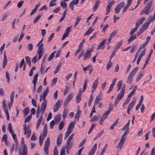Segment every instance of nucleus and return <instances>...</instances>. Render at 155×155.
<instances>
[{"label":"nucleus","mask_w":155,"mask_h":155,"mask_svg":"<svg viewBox=\"0 0 155 155\" xmlns=\"http://www.w3.org/2000/svg\"><path fill=\"white\" fill-rule=\"evenodd\" d=\"M93 97L92 96V94H91L90 96V98H89V100L88 101V105L89 107H90L91 106V103L93 101Z\"/></svg>","instance_id":"5fc2aeb1"},{"label":"nucleus","mask_w":155,"mask_h":155,"mask_svg":"<svg viewBox=\"0 0 155 155\" xmlns=\"http://www.w3.org/2000/svg\"><path fill=\"white\" fill-rule=\"evenodd\" d=\"M68 113V111L66 109H64L62 114V117L64 120L65 119Z\"/></svg>","instance_id":"ea45409f"},{"label":"nucleus","mask_w":155,"mask_h":155,"mask_svg":"<svg viewBox=\"0 0 155 155\" xmlns=\"http://www.w3.org/2000/svg\"><path fill=\"white\" fill-rule=\"evenodd\" d=\"M123 43V41H121L120 42H118L114 48V50L117 51L121 46Z\"/></svg>","instance_id":"c85d7f7f"},{"label":"nucleus","mask_w":155,"mask_h":155,"mask_svg":"<svg viewBox=\"0 0 155 155\" xmlns=\"http://www.w3.org/2000/svg\"><path fill=\"white\" fill-rule=\"evenodd\" d=\"M15 92L12 91L10 94V102L8 104V106L9 110H10L11 107L12 106V103L13 101V99L14 97Z\"/></svg>","instance_id":"a211bd4d"},{"label":"nucleus","mask_w":155,"mask_h":155,"mask_svg":"<svg viewBox=\"0 0 155 155\" xmlns=\"http://www.w3.org/2000/svg\"><path fill=\"white\" fill-rule=\"evenodd\" d=\"M81 20V18L79 17H78L77 18V19L75 22L74 23V26L76 27L77 25L79 23L80 21Z\"/></svg>","instance_id":"0e129e2a"},{"label":"nucleus","mask_w":155,"mask_h":155,"mask_svg":"<svg viewBox=\"0 0 155 155\" xmlns=\"http://www.w3.org/2000/svg\"><path fill=\"white\" fill-rule=\"evenodd\" d=\"M31 117L32 115H28L25 118L24 121L26 123L29 122L31 119Z\"/></svg>","instance_id":"603ef678"},{"label":"nucleus","mask_w":155,"mask_h":155,"mask_svg":"<svg viewBox=\"0 0 155 155\" xmlns=\"http://www.w3.org/2000/svg\"><path fill=\"white\" fill-rule=\"evenodd\" d=\"M75 0H73L72 1L70 2L69 5V8L72 11L74 10V7L73 6L74 5H77V4H74V1Z\"/></svg>","instance_id":"c9c22d12"},{"label":"nucleus","mask_w":155,"mask_h":155,"mask_svg":"<svg viewBox=\"0 0 155 155\" xmlns=\"http://www.w3.org/2000/svg\"><path fill=\"white\" fill-rule=\"evenodd\" d=\"M138 29V28L136 26L135 28L131 29L130 32V35H132L135 32V31L137 30Z\"/></svg>","instance_id":"864d4df0"},{"label":"nucleus","mask_w":155,"mask_h":155,"mask_svg":"<svg viewBox=\"0 0 155 155\" xmlns=\"http://www.w3.org/2000/svg\"><path fill=\"white\" fill-rule=\"evenodd\" d=\"M56 5V2L53 0H51L49 3V6L50 7H52L53 6H54Z\"/></svg>","instance_id":"680f3d73"},{"label":"nucleus","mask_w":155,"mask_h":155,"mask_svg":"<svg viewBox=\"0 0 155 155\" xmlns=\"http://www.w3.org/2000/svg\"><path fill=\"white\" fill-rule=\"evenodd\" d=\"M93 31V29L91 28H89L84 35V36H85L86 35H88L89 34L91 33Z\"/></svg>","instance_id":"37998d69"},{"label":"nucleus","mask_w":155,"mask_h":155,"mask_svg":"<svg viewBox=\"0 0 155 155\" xmlns=\"http://www.w3.org/2000/svg\"><path fill=\"white\" fill-rule=\"evenodd\" d=\"M62 135V134H60L58 135L57 140V145L58 146H59L61 143Z\"/></svg>","instance_id":"bb28decb"},{"label":"nucleus","mask_w":155,"mask_h":155,"mask_svg":"<svg viewBox=\"0 0 155 155\" xmlns=\"http://www.w3.org/2000/svg\"><path fill=\"white\" fill-rule=\"evenodd\" d=\"M76 124V121L74 120V121L71 122L68 126L67 130L66 132L64 139H66L68 136L73 131L74 128V127Z\"/></svg>","instance_id":"f03ea898"},{"label":"nucleus","mask_w":155,"mask_h":155,"mask_svg":"<svg viewBox=\"0 0 155 155\" xmlns=\"http://www.w3.org/2000/svg\"><path fill=\"white\" fill-rule=\"evenodd\" d=\"M144 73L143 72H141L137 76L136 81V82H138L139 81L142 77L144 75Z\"/></svg>","instance_id":"473e14b6"},{"label":"nucleus","mask_w":155,"mask_h":155,"mask_svg":"<svg viewBox=\"0 0 155 155\" xmlns=\"http://www.w3.org/2000/svg\"><path fill=\"white\" fill-rule=\"evenodd\" d=\"M155 19V12L154 13L153 17H150L147 20V21L144 23L141 27L142 28L144 31H145L148 28V27L150 24V22Z\"/></svg>","instance_id":"20e7f679"},{"label":"nucleus","mask_w":155,"mask_h":155,"mask_svg":"<svg viewBox=\"0 0 155 155\" xmlns=\"http://www.w3.org/2000/svg\"><path fill=\"white\" fill-rule=\"evenodd\" d=\"M74 135V134H71L67 141L66 147V149L68 150L70 149L72 147L73 144L71 142V141Z\"/></svg>","instance_id":"6e6552de"},{"label":"nucleus","mask_w":155,"mask_h":155,"mask_svg":"<svg viewBox=\"0 0 155 155\" xmlns=\"http://www.w3.org/2000/svg\"><path fill=\"white\" fill-rule=\"evenodd\" d=\"M124 4V2H123L116 6L115 9V12L116 14H117L120 12L121 9L123 7Z\"/></svg>","instance_id":"4468645a"},{"label":"nucleus","mask_w":155,"mask_h":155,"mask_svg":"<svg viewBox=\"0 0 155 155\" xmlns=\"http://www.w3.org/2000/svg\"><path fill=\"white\" fill-rule=\"evenodd\" d=\"M81 94L82 91L81 89V88H80L76 97V101L77 104L79 103L81 100Z\"/></svg>","instance_id":"6ab92c4d"},{"label":"nucleus","mask_w":155,"mask_h":155,"mask_svg":"<svg viewBox=\"0 0 155 155\" xmlns=\"http://www.w3.org/2000/svg\"><path fill=\"white\" fill-rule=\"evenodd\" d=\"M60 6L63 8L64 9L67 7V5L65 2H62V1H61L60 2Z\"/></svg>","instance_id":"8fccbe9b"},{"label":"nucleus","mask_w":155,"mask_h":155,"mask_svg":"<svg viewBox=\"0 0 155 155\" xmlns=\"http://www.w3.org/2000/svg\"><path fill=\"white\" fill-rule=\"evenodd\" d=\"M104 131L102 130L94 138V140H95L96 139H97L98 138L100 137L101 135L104 133Z\"/></svg>","instance_id":"4d7b16f0"},{"label":"nucleus","mask_w":155,"mask_h":155,"mask_svg":"<svg viewBox=\"0 0 155 155\" xmlns=\"http://www.w3.org/2000/svg\"><path fill=\"white\" fill-rule=\"evenodd\" d=\"M106 40H104L103 41H102L99 45L98 46L97 48V49L98 50L99 49H101L102 50H103L104 48V44L106 42Z\"/></svg>","instance_id":"b1692460"},{"label":"nucleus","mask_w":155,"mask_h":155,"mask_svg":"<svg viewBox=\"0 0 155 155\" xmlns=\"http://www.w3.org/2000/svg\"><path fill=\"white\" fill-rule=\"evenodd\" d=\"M8 129L9 133L12 134V138L14 139L15 142L16 143H18V141L16 137V135L14 134V131L12 129L11 124L10 123L8 124Z\"/></svg>","instance_id":"0eeeda50"},{"label":"nucleus","mask_w":155,"mask_h":155,"mask_svg":"<svg viewBox=\"0 0 155 155\" xmlns=\"http://www.w3.org/2000/svg\"><path fill=\"white\" fill-rule=\"evenodd\" d=\"M136 92V91L135 89H133L131 92L128 95V97L130 98V97L132 95H134Z\"/></svg>","instance_id":"6e6d98bb"},{"label":"nucleus","mask_w":155,"mask_h":155,"mask_svg":"<svg viewBox=\"0 0 155 155\" xmlns=\"http://www.w3.org/2000/svg\"><path fill=\"white\" fill-rule=\"evenodd\" d=\"M41 16V15H38L34 19L33 22L34 23H35L37 22L38 20L40 19Z\"/></svg>","instance_id":"13d9d810"},{"label":"nucleus","mask_w":155,"mask_h":155,"mask_svg":"<svg viewBox=\"0 0 155 155\" xmlns=\"http://www.w3.org/2000/svg\"><path fill=\"white\" fill-rule=\"evenodd\" d=\"M132 0H127V5L125 6L123 9V12L124 13L125 12L128 8L130 6L131 4Z\"/></svg>","instance_id":"412c9836"},{"label":"nucleus","mask_w":155,"mask_h":155,"mask_svg":"<svg viewBox=\"0 0 155 155\" xmlns=\"http://www.w3.org/2000/svg\"><path fill=\"white\" fill-rule=\"evenodd\" d=\"M25 60L27 63L29 65L31 66V58L28 56L25 57Z\"/></svg>","instance_id":"a18cd8bd"},{"label":"nucleus","mask_w":155,"mask_h":155,"mask_svg":"<svg viewBox=\"0 0 155 155\" xmlns=\"http://www.w3.org/2000/svg\"><path fill=\"white\" fill-rule=\"evenodd\" d=\"M117 30L114 31L110 35V38H112L114 36H115L117 33Z\"/></svg>","instance_id":"bf43d9fd"},{"label":"nucleus","mask_w":155,"mask_h":155,"mask_svg":"<svg viewBox=\"0 0 155 155\" xmlns=\"http://www.w3.org/2000/svg\"><path fill=\"white\" fill-rule=\"evenodd\" d=\"M125 85H123L122 87L120 92L118 94L115 100L114 103V105L115 106L117 105L120 101L123 98L125 92Z\"/></svg>","instance_id":"f257e3e1"},{"label":"nucleus","mask_w":155,"mask_h":155,"mask_svg":"<svg viewBox=\"0 0 155 155\" xmlns=\"http://www.w3.org/2000/svg\"><path fill=\"white\" fill-rule=\"evenodd\" d=\"M98 78H97V80L94 82L92 87V92H93L97 88L98 84Z\"/></svg>","instance_id":"5701e85b"},{"label":"nucleus","mask_w":155,"mask_h":155,"mask_svg":"<svg viewBox=\"0 0 155 155\" xmlns=\"http://www.w3.org/2000/svg\"><path fill=\"white\" fill-rule=\"evenodd\" d=\"M136 100L135 99L133 100L130 103L127 107V108L131 110L134 106L136 102Z\"/></svg>","instance_id":"c756f323"},{"label":"nucleus","mask_w":155,"mask_h":155,"mask_svg":"<svg viewBox=\"0 0 155 155\" xmlns=\"http://www.w3.org/2000/svg\"><path fill=\"white\" fill-rule=\"evenodd\" d=\"M113 108V106L110 105L109 107L108 108V110L107 111L105 112V113L108 115L110 113V111L112 110Z\"/></svg>","instance_id":"49530a36"},{"label":"nucleus","mask_w":155,"mask_h":155,"mask_svg":"<svg viewBox=\"0 0 155 155\" xmlns=\"http://www.w3.org/2000/svg\"><path fill=\"white\" fill-rule=\"evenodd\" d=\"M122 81L121 80L119 81L118 82L117 84V91H119L121 88H121V87L122 85Z\"/></svg>","instance_id":"2f4dec72"},{"label":"nucleus","mask_w":155,"mask_h":155,"mask_svg":"<svg viewBox=\"0 0 155 155\" xmlns=\"http://www.w3.org/2000/svg\"><path fill=\"white\" fill-rule=\"evenodd\" d=\"M24 131V134L26 135V137L27 138H29L30 137L31 134V131L30 130L28 129L25 130Z\"/></svg>","instance_id":"7c9ffc66"},{"label":"nucleus","mask_w":155,"mask_h":155,"mask_svg":"<svg viewBox=\"0 0 155 155\" xmlns=\"http://www.w3.org/2000/svg\"><path fill=\"white\" fill-rule=\"evenodd\" d=\"M19 155H27V149L26 147L23 150V152H20L19 153Z\"/></svg>","instance_id":"e433bc0d"},{"label":"nucleus","mask_w":155,"mask_h":155,"mask_svg":"<svg viewBox=\"0 0 155 155\" xmlns=\"http://www.w3.org/2000/svg\"><path fill=\"white\" fill-rule=\"evenodd\" d=\"M62 102V100H59L54 104L53 108V111L54 112H55L58 110L60 107L61 106Z\"/></svg>","instance_id":"f8f14e48"},{"label":"nucleus","mask_w":155,"mask_h":155,"mask_svg":"<svg viewBox=\"0 0 155 155\" xmlns=\"http://www.w3.org/2000/svg\"><path fill=\"white\" fill-rule=\"evenodd\" d=\"M93 49H91L90 50L87 49L86 53L84 54L83 57V60H85L87 58H89L91 56V53L93 51Z\"/></svg>","instance_id":"2eb2a0df"},{"label":"nucleus","mask_w":155,"mask_h":155,"mask_svg":"<svg viewBox=\"0 0 155 155\" xmlns=\"http://www.w3.org/2000/svg\"><path fill=\"white\" fill-rule=\"evenodd\" d=\"M43 38L39 42L37 45L39 46L37 51V54L38 55V60H40L42 56V52L43 48V44L41 42L43 40Z\"/></svg>","instance_id":"39448f33"},{"label":"nucleus","mask_w":155,"mask_h":155,"mask_svg":"<svg viewBox=\"0 0 155 155\" xmlns=\"http://www.w3.org/2000/svg\"><path fill=\"white\" fill-rule=\"evenodd\" d=\"M64 122L63 121H61L59 124V130H61L63 128L64 126Z\"/></svg>","instance_id":"09e8293b"},{"label":"nucleus","mask_w":155,"mask_h":155,"mask_svg":"<svg viewBox=\"0 0 155 155\" xmlns=\"http://www.w3.org/2000/svg\"><path fill=\"white\" fill-rule=\"evenodd\" d=\"M61 66V64H59L56 66L54 72V74H56L58 71Z\"/></svg>","instance_id":"79ce46f5"},{"label":"nucleus","mask_w":155,"mask_h":155,"mask_svg":"<svg viewBox=\"0 0 155 155\" xmlns=\"http://www.w3.org/2000/svg\"><path fill=\"white\" fill-rule=\"evenodd\" d=\"M88 81L87 80H86L84 81V84L83 87V92H84L86 89L88 84Z\"/></svg>","instance_id":"a19ab883"},{"label":"nucleus","mask_w":155,"mask_h":155,"mask_svg":"<svg viewBox=\"0 0 155 155\" xmlns=\"http://www.w3.org/2000/svg\"><path fill=\"white\" fill-rule=\"evenodd\" d=\"M6 101L3 100V105L2 107L4 110V111L6 114V119L8 120H9V117L8 112L7 109L6 104Z\"/></svg>","instance_id":"ddd939ff"},{"label":"nucleus","mask_w":155,"mask_h":155,"mask_svg":"<svg viewBox=\"0 0 155 155\" xmlns=\"http://www.w3.org/2000/svg\"><path fill=\"white\" fill-rule=\"evenodd\" d=\"M107 116L108 115L105 113L103 114L99 120V124L100 125L102 124L103 123L104 120L107 117Z\"/></svg>","instance_id":"a878e982"},{"label":"nucleus","mask_w":155,"mask_h":155,"mask_svg":"<svg viewBox=\"0 0 155 155\" xmlns=\"http://www.w3.org/2000/svg\"><path fill=\"white\" fill-rule=\"evenodd\" d=\"M50 146V139L48 137L45 141L44 147V151L46 155H48V149Z\"/></svg>","instance_id":"1a4fd4ad"},{"label":"nucleus","mask_w":155,"mask_h":155,"mask_svg":"<svg viewBox=\"0 0 155 155\" xmlns=\"http://www.w3.org/2000/svg\"><path fill=\"white\" fill-rule=\"evenodd\" d=\"M48 92V87H47L45 91L44 92L42 96H40V101H41L42 98L43 101H46V96Z\"/></svg>","instance_id":"aec40b11"},{"label":"nucleus","mask_w":155,"mask_h":155,"mask_svg":"<svg viewBox=\"0 0 155 155\" xmlns=\"http://www.w3.org/2000/svg\"><path fill=\"white\" fill-rule=\"evenodd\" d=\"M7 59L6 56H5V54H4V59L2 63V67L3 68H5L7 64Z\"/></svg>","instance_id":"f704fd0d"},{"label":"nucleus","mask_w":155,"mask_h":155,"mask_svg":"<svg viewBox=\"0 0 155 155\" xmlns=\"http://www.w3.org/2000/svg\"><path fill=\"white\" fill-rule=\"evenodd\" d=\"M56 52V51H54L50 54L48 58V61L51 60L54 57V54Z\"/></svg>","instance_id":"c03bdc74"},{"label":"nucleus","mask_w":155,"mask_h":155,"mask_svg":"<svg viewBox=\"0 0 155 155\" xmlns=\"http://www.w3.org/2000/svg\"><path fill=\"white\" fill-rule=\"evenodd\" d=\"M100 3V2L98 0H97L95 2V3L93 8V11H95L98 7V5Z\"/></svg>","instance_id":"4c0bfd02"},{"label":"nucleus","mask_w":155,"mask_h":155,"mask_svg":"<svg viewBox=\"0 0 155 155\" xmlns=\"http://www.w3.org/2000/svg\"><path fill=\"white\" fill-rule=\"evenodd\" d=\"M46 106L47 101H43V102L42 103L41 105V109L40 110L41 116H42L43 114H44L46 110Z\"/></svg>","instance_id":"dca6fc26"},{"label":"nucleus","mask_w":155,"mask_h":155,"mask_svg":"<svg viewBox=\"0 0 155 155\" xmlns=\"http://www.w3.org/2000/svg\"><path fill=\"white\" fill-rule=\"evenodd\" d=\"M7 136L6 134L3 135L1 139V142H3L4 141H6L7 139Z\"/></svg>","instance_id":"e2e57ef3"},{"label":"nucleus","mask_w":155,"mask_h":155,"mask_svg":"<svg viewBox=\"0 0 155 155\" xmlns=\"http://www.w3.org/2000/svg\"><path fill=\"white\" fill-rule=\"evenodd\" d=\"M29 109L27 107L24 108L23 110V112L24 113V116H27L29 113Z\"/></svg>","instance_id":"58836bf2"},{"label":"nucleus","mask_w":155,"mask_h":155,"mask_svg":"<svg viewBox=\"0 0 155 155\" xmlns=\"http://www.w3.org/2000/svg\"><path fill=\"white\" fill-rule=\"evenodd\" d=\"M147 44L144 42L142 45H141L138 50H144V51L145 52L146 48H145V47Z\"/></svg>","instance_id":"3c124183"},{"label":"nucleus","mask_w":155,"mask_h":155,"mask_svg":"<svg viewBox=\"0 0 155 155\" xmlns=\"http://www.w3.org/2000/svg\"><path fill=\"white\" fill-rule=\"evenodd\" d=\"M126 139L121 137L120 140L118 143L117 145V148L121 149L123 146Z\"/></svg>","instance_id":"4be33fe9"},{"label":"nucleus","mask_w":155,"mask_h":155,"mask_svg":"<svg viewBox=\"0 0 155 155\" xmlns=\"http://www.w3.org/2000/svg\"><path fill=\"white\" fill-rule=\"evenodd\" d=\"M136 53L138 57L137 60V64H139L142 57L145 55V52L144 51V50H138Z\"/></svg>","instance_id":"423d86ee"},{"label":"nucleus","mask_w":155,"mask_h":155,"mask_svg":"<svg viewBox=\"0 0 155 155\" xmlns=\"http://www.w3.org/2000/svg\"><path fill=\"white\" fill-rule=\"evenodd\" d=\"M73 96L72 93H70L67 96L64 104V106L65 107L68 104L69 102L71 100Z\"/></svg>","instance_id":"f3484780"},{"label":"nucleus","mask_w":155,"mask_h":155,"mask_svg":"<svg viewBox=\"0 0 155 155\" xmlns=\"http://www.w3.org/2000/svg\"><path fill=\"white\" fill-rule=\"evenodd\" d=\"M137 38L136 35H134L131 36L129 39L127 40V42L129 43H130L131 42L134 41V39Z\"/></svg>","instance_id":"72a5a7b5"},{"label":"nucleus","mask_w":155,"mask_h":155,"mask_svg":"<svg viewBox=\"0 0 155 155\" xmlns=\"http://www.w3.org/2000/svg\"><path fill=\"white\" fill-rule=\"evenodd\" d=\"M39 60L38 59V56L36 55L32 59V62L33 63H35L36 61L38 60Z\"/></svg>","instance_id":"774afa93"},{"label":"nucleus","mask_w":155,"mask_h":155,"mask_svg":"<svg viewBox=\"0 0 155 155\" xmlns=\"http://www.w3.org/2000/svg\"><path fill=\"white\" fill-rule=\"evenodd\" d=\"M38 77V74H36L34 76L33 79L32 81L33 83H36L37 78Z\"/></svg>","instance_id":"69168bd1"},{"label":"nucleus","mask_w":155,"mask_h":155,"mask_svg":"<svg viewBox=\"0 0 155 155\" xmlns=\"http://www.w3.org/2000/svg\"><path fill=\"white\" fill-rule=\"evenodd\" d=\"M111 65L112 62L111 61V60L110 59L107 65V70H108L111 67Z\"/></svg>","instance_id":"052dcab7"},{"label":"nucleus","mask_w":155,"mask_h":155,"mask_svg":"<svg viewBox=\"0 0 155 155\" xmlns=\"http://www.w3.org/2000/svg\"><path fill=\"white\" fill-rule=\"evenodd\" d=\"M145 19V17H143L138 20L136 23V26L138 28L140 26L142 23Z\"/></svg>","instance_id":"393cba45"},{"label":"nucleus","mask_w":155,"mask_h":155,"mask_svg":"<svg viewBox=\"0 0 155 155\" xmlns=\"http://www.w3.org/2000/svg\"><path fill=\"white\" fill-rule=\"evenodd\" d=\"M138 69V67H136L131 71L127 78L126 81L127 84H130L132 83L133 81V77L136 74Z\"/></svg>","instance_id":"7ed1b4c3"},{"label":"nucleus","mask_w":155,"mask_h":155,"mask_svg":"<svg viewBox=\"0 0 155 155\" xmlns=\"http://www.w3.org/2000/svg\"><path fill=\"white\" fill-rule=\"evenodd\" d=\"M47 125L45 124L44 125L42 132V134L41 135L39 138V140H43L45 138L47 134Z\"/></svg>","instance_id":"9d476101"},{"label":"nucleus","mask_w":155,"mask_h":155,"mask_svg":"<svg viewBox=\"0 0 155 155\" xmlns=\"http://www.w3.org/2000/svg\"><path fill=\"white\" fill-rule=\"evenodd\" d=\"M43 119V116H41L38 119L36 124V130H37L39 127V126L41 124V121Z\"/></svg>","instance_id":"cd10ccee"},{"label":"nucleus","mask_w":155,"mask_h":155,"mask_svg":"<svg viewBox=\"0 0 155 155\" xmlns=\"http://www.w3.org/2000/svg\"><path fill=\"white\" fill-rule=\"evenodd\" d=\"M60 120V114H58L55 116L54 117V120L58 122Z\"/></svg>","instance_id":"338daca9"},{"label":"nucleus","mask_w":155,"mask_h":155,"mask_svg":"<svg viewBox=\"0 0 155 155\" xmlns=\"http://www.w3.org/2000/svg\"><path fill=\"white\" fill-rule=\"evenodd\" d=\"M101 100V97H100L97 96L96 97L94 104L95 105L97 104Z\"/></svg>","instance_id":"de8ad7c7"},{"label":"nucleus","mask_w":155,"mask_h":155,"mask_svg":"<svg viewBox=\"0 0 155 155\" xmlns=\"http://www.w3.org/2000/svg\"><path fill=\"white\" fill-rule=\"evenodd\" d=\"M151 5L149 3H148L146 6L145 8L140 13V15H142L143 14L148 15L150 13L149 11L151 8Z\"/></svg>","instance_id":"9b49d317"}]
</instances>
